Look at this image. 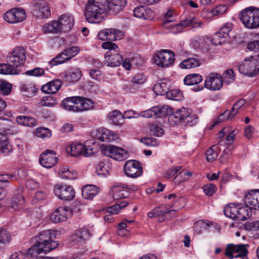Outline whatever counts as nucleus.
Listing matches in <instances>:
<instances>
[{
    "label": "nucleus",
    "instance_id": "obj_44",
    "mask_svg": "<svg viewBox=\"0 0 259 259\" xmlns=\"http://www.w3.org/2000/svg\"><path fill=\"white\" fill-rule=\"evenodd\" d=\"M24 203V198L21 194L14 196L11 200V206L15 210L21 208Z\"/></svg>",
    "mask_w": 259,
    "mask_h": 259
},
{
    "label": "nucleus",
    "instance_id": "obj_38",
    "mask_svg": "<svg viewBox=\"0 0 259 259\" xmlns=\"http://www.w3.org/2000/svg\"><path fill=\"white\" fill-rule=\"evenodd\" d=\"M219 146L217 145H212L205 152V156L207 160L209 162H212L215 160L219 155Z\"/></svg>",
    "mask_w": 259,
    "mask_h": 259
},
{
    "label": "nucleus",
    "instance_id": "obj_29",
    "mask_svg": "<svg viewBox=\"0 0 259 259\" xmlns=\"http://www.w3.org/2000/svg\"><path fill=\"white\" fill-rule=\"evenodd\" d=\"M42 31L45 33H57L62 31L58 21H52L45 24L42 27Z\"/></svg>",
    "mask_w": 259,
    "mask_h": 259
},
{
    "label": "nucleus",
    "instance_id": "obj_25",
    "mask_svg": "<svg viewBox=\"0 0 259 259\" xmlns=\"http://www.w3.org/2000/svg\"><path fill=\"white\" fill-rule=\"evenodd\" d=\"M62 85V81L58 79H54L43 85L41 87V91L48 94H55L60 89Z\"/></svg>",
    "mask_w": 259,
    "mask_h": 259
},
{
    "label": "nucleus",
    "instance_id": "obj_11",
    "mask_svg": "<svg viewBox=\"0 0 259 259\" xmlns=\"http://www.w3.org/2000/svg\"><path fill=\"white\" fill-rule=\"evenodd\" d=\"M176 211L175 209L169 210V208L167 205H162L155 207L149 212L148 217L150 218L159 217L158 221L159 222H162L165 219H170V217H168V215H174Z\"/></svg>",
    "mask_w": 259,
    "mask_h": 259
},
{
    "label": "nucleus",
    "instance_id": "obj_42",
    "mask_svg": "<svg viewBox=\"0 0 259 259\" xmlns=\"http://www.w3.org/2000/svg\"><path fill=\"white\" fill-rule=\"evenodd\" d=\"M239 205L235 203H230L229 205L225 206L224 209V212L225 215L232 219H234Z\"/></svg>",
    "mask_w": 259,
    "mask_h": 259
},
{
    "label": "nucleus",
    "instance_id": "obj_46",
    "mask_svg": "<svg viewBox=\"0 0 259 259\" xmlns=\"http://www.w3.org/2000/svg\"><path fill=\"white\" fill-rule=\"evenodd\" d=\"M246 207H241L240 205L238 208V211L239 212L235 214L234 220H236L238 221H244L247 219L248 217V211L247 209V207H248L250 209H252V208H250L249 206H247L246 204Z\"/></svg>",
    "mask_w": 259,
    "mask_h": 259
},
{
    "label": "nucleus",
    "instance_id": "obj_53",
    "mask_svg": "<svg viewBox=\"0 0 259 259\" xmlns=\"http://www.w3.org/2000/svg\"><path fill=\"white\" fill-rule=\"evenodd\" d=\"M35 135L37 137L41 138H49L51 136V132L47 128L41 127L36 130Z\"/></svg>",
    "mask_w": 259,
    "mask_h": 259
},
{
    "label": "nucleus",
    "instance_id": "obj_64",
    "mask_svg": "<svg viewBox=\"0 0 259 259\" xmlns=\"http://www.w3.org/2000/svg\"><path fill=\"white\" fill-rule=\"evenodd\" d=\"M227 9L225 5H219L212 10V14L213 16L222 15L226 12Z\"/></svg>",
    "mask_w": 259,
    "mask_h": 259
},
{
    "label": "nucleus",
    "instance_id": "obj_26",
    "mask_svg": "<svg viewBox=\"0 0 259 259\" xmlns=\"http://www.w3.org/2000/svg\"><path fill=\"white\" fill-rule=\"evenodd\" d=\"M128 203L126 202H120V203H117L114 205L109 207L107 208L106 211L109 214H107L104 217V220L107 222H111L113 219L112 215L117 214L121 208L127 206Z\"/></svg>",
    "mask_w": 259,
    "mask_h": 259
},
{
    "label": "nucleus",
    "instance_id": "obj_36",
    "mask_svg": "<svg viewBox=\"0 0 259 259\" xmlns=\"http://www.w3.org/2000/svg\"><path fill=\"white\" fill-rule=\"evenodd\" d=\"M59 175L61 178L68 180H74L77 176L76 171L68 167L61 168L59 171Z\"/></svg>",
    "mask_w": 259,
    "mask_h": 259
},
{
    "label": "nucleus",
    "instance_id": "obj_32",
    "mask_svg": "<svg viewBox=\"0 0 259 259\" xmlns=\"http://www.w3.org/2000/svg\"><path fill=\"white\" fill-rule=\"evenodd\" d=\"M98 193V188L94 185H88L82 189V195L86 199H92Z\"/></svg>",
    "mask_w": 259,
    "mask_h": 259
},
{
    "label": "nucleus",
    "instance_id": "obj_59",
    "mask_svg": "<svg viewBox=\"0 0 259 259\" xmlns=\"http://www.w3.org/2000/svg\"><path fill=\"white\" fill-rule=\"evenodd\" d=\"M231 111L226 110L225 111H224V113L220 114L219 116L218 117L217 120L214 121L212 125V127H213L215 126L218 123L222 122L224 121H225V119L227 120H230L232 118H229V115L230 114Z\"/></svg>",
    "mask_w": 259,
    "mask_h": 259
},
{
    "label": "nucleus",
    "instance_id": "obj_56",
    "mask_svg": "<svg viewBox=\"0 0 259 259\" xmlns=\"http://www.w3.org/2000/svg\"><path fill=\"white\" fill-rule=\"evenodd\" d=\"M57 103V99L52 96H48L44 99L42 105L47 107H54Z\"/></svg>",
    "mask_w": 259,
    "mask_h": 259
},
{
    "label": "nucleus",
    "instance_id": "obj_63",
    "mask_svg": "<svg viewBox=\"0 0 259 259\" xmlns=\"http://www.w3.org/2000/svg\"><path fill=\"white\" fill-rule=\"evenodd\" d=\"M151 132L155 136L160 137L163 134V129L157 124H152L150 128Z\"/></svg>",
    "mask_w": 259,
    "mask_h": 259
},
{
    "label": "nucleus",
    "instance_id": "obj_4",
    "mask_svg": "<svg viewBox=\"0 0 259 259\" xmlns=\"http://www.w3.org/2000/svg\"><path fill=\"white\" fill-rule=\"evenodd\" d=\"M240 19L248 28H256L259 27V9L254 7L246 8L240 14Z\"/></svg>",
    "mask_w": 259,
    "mask_h": 259
},
{
    "label": "nucleus",
    "instance_id": "obj_27",
    "mask_svg": "<svg viewBox=\"0 0 259 259\" xmlns=\"http://www.w3.org/2000/svg\"><path fill=\"white\" fill-rule=\"evenodd\" d=\"M76 99L78 103V112L89 110L94 106L95 103L91 99L79 96H77Z\"/></svg>",
    "mask_w": 259,
    "mask_h": 259
},
{
    "label": "nucleus",
    "instance_id": "obj_12",
    "mask_svg": "<svg viewBox=\"0 0 259 259\" xmlns=\"http://www.w3.org/2000/svg\"><path fill=\"white\" fill-rule=\"evenodd\" d=\"M58 157L56 152L52 150H46L39 156V161L44 167L50 168L58 162Z\"/></svg>",
    "mask_w": 259,
    "mask_h": 259
},
{
    "label": "nucleus",
    "instance_id": "obj_47",
    "mask_svg": "<svg viewBox=\"0 0 259 259\" xmlns=\"http://www.w3.org/2000/svg\"><path fill=\"white\" fill-rule=\"evenodd\" d=\"M69 58H67V56L66 55L64 51L60 53L57 56L53 59L50 62V65L54 66L58 64H62L67 61L69 60Z\"/></svg>",
    "mask_w": 259,
    "mask_h": 259
},
{
    "label": "nucleus",
    "instance_id": "obj_23",
    "mask_svg": "<svg viewBox=\"0 0 259 259\" xmlns=\"http://www.w3.org/2000/svg\"><path fill=\"white\" fill-rule=\"evenodd\" d=\"M96 138L104 142H110L116 140L117 135L105 128H99L96 130Z\"/></svg>",
    "mask_w": 259,
    "mask_h": 259
},
{
    "label": "nucleus",
    "instance_id": "obj_9",
    "mask_svg": "<svg viewBox=\"0 0 259 259\" xmlns=\"http://www.w3.org/2000/svg\"><path fill=\"white\" fill-rule=\"evenodd\" d=\"M171 112V108L166 105L154 106L149 109L141 112L140 116L145 118L162 117Z\"/></svg>",
    "mask_w": 259,
    "mask_h": 259
},
{
    "label": "nucleus",
    "instance_id": "obj_33",
    "mask_svg": "<svg viewBox=\"0 0 259 259\" xmlns=\"http://www.w3.org/2000/svg\"><path fill=\"white\" fill-rule=\"evenodd\" d=\"M200 65V60L196 58H189L181 62L179 67L182 69H191L196 68Z\"/></svg>",
    "mask_w": 259,
    "mask_h": 259
},
{
    "label": "nucleus",
    "instance_id": "obj_30",
    "mask_svg": "<svg viewBox=\"0 0 259 259\" xmlns=\"http://www.w3.org/2000/svg\"><path fill=\"white\" fill-rule=\"evenodd\" d=\"M58 22L62 31H64L70 30L74 25L73 18L67 15H62Z\"/></svg>",
    "mask_w": 259,
    "mask_h": 259
},
{
    "label": "nucleus",
    "instance_id": "obj_19",
    "mask_svg": "<svg viewBox=\"0 0 259 259\" xmlns=\"http://www.w3.org/2000/svg\"><path fill=\"white\" fill-rule=\"evenodd\" d=\"M126 5V0H106L107 12L115 15L123 9Z\"/></svg>",
    "mask_w": 259,
    "mask_h": 259
},
{
    "label": "nucleus",
    "instance_id": "obj_39",
    "mask_svg": "<svg viewBox=\"0 0 259 259\" xmlns=\"http://www.w3.org/2000/svg\"><path fill=\"white\" fill-rule=\"evenodd\" d=\"M108 118L115 125H120L124 122L123 114L118 110H114L108 115Z\"/></svg>",
    "mask_w": 259,
    "mask_h": 259
},
{
    "label": "nucleus",
    "instance_id": "obj_2",
    "mask_svg": "<svg viewBox=\"0 0 259 259\" xmlns=\"http://www.w3.org/2000/svg\"><path fill=\"white\" fill-rule=\"evenodd\" d=\"M25 51L21 47H16L7 57V63H0V74L12 75L19 74L18 67L25 62Z\"/></svg>",
    "mask_w": 259,
    "mask_h": 259
},
{
    "label": "nucleus",
    "instance_id": "obj_22",
    "mask_svg": "<svg viewBox=\"0 0 259 259\" xmlns=\"http://www.w3.org/2000/svg\"><path fill=\"white\" fill-rule=\"evenodd\" d=\"M203 80L202 76L199 74H190L185 76L184 79V83L188 85H195L193 88L194 91H199L203 89V85H198Z\"/></svg>",
    "mask_w": 259,
    "mask_h": 259
},
{
    "label": "nucleus",
    "instance_id": "obj_7",
    "mask_svg": "<svg viewBox=\"0 0 259 259\" xmlns=\"http://www.w3.org/2000/svg\"><path fill=\"white\" fill-rule=\"evenodd\" d=\"M169 120H173L177 123L184 120L185 123L189 126H192L197 123V117L194 114H192L191 110L186 108H182L178 110L174 114L170 115Z\"/></svg>",
    "mask_w": 259,
    "mask_h": 259
},
{
    "label": "nucleus",
    "instance_id": "obj_40",
    "mask_svg": "<svg viewBox=\"0 0 259 259\" xmlns=\"http://www.w3.org/2000/svg\"><path fill=\"white\" fill-rule=\"evenodd\" d=\"M20 90L23 93V95L27 97H31L34 96L36 92L35 87L32 83L23 84L21 85Z\"/></svg>",
    "mask_w": 259,
    "mask_h": 259
},
{
    "label": "nucleus",
    "instance_id": "obj_45",
    "mask_svg": "<svg viewBox=\"0 0 259 259\" xmlns=\"http://www.w3.org/2000/svg\"><path fill=\"white\" fill-rule=\"evenodd\" d=\"M109 166L103 161H100L96 166V170L98 175L106 176L109 174Z\"/></svg>",
    "mask_w": 259,
    "mask_h": 259
},
{
    "label": "nucleus",
    "instance_id": "obj_6",
    "mask_svg": "<svg viewBox=\"0 0 259 259\" xmlns=\"http://www.w3.org/2000/svg\"><path fill=\"white\" fill-rule=\"evenodd\" d=\"M174 53L168 50H162L157 52L154 57V63L161 68L169 67L173 65L175 60Z\"/></svg>",
    "mask_w": 259,
    "mask_h": 259
},
{
    "label": "nucleus",
    "instance_id": "obj_15",
    "mask_svg": "<svg viewBox=\"0 0 259 259\" xmlns=\"http://www.w3.org/2000/svg\"><path fill=\"white\" fill-rule=\"evenodd\" d=\"M3 18L9 23H16L24 20L26 18V14L23 10L17 8L6 12Z\"/></svg>",
    "mask_w": 259,
    "mask_h": 259
},
{
    "label": "nucleus",
    "instance_id": "obj_57",
    "mask_svg": "<svg viewBox=\"0 0 259 259\" xmlns=\"http://www.w3.org/2000/svg\"><path fill=\"white\" fill-rule=\"evenodd\" d=\"M110 31L112 34L111 37H110V39L111 40L121 39L124 36L123 32L120 30L114 28H110Z\"/></svg>",
    "mask_w": 259,
    "mask_h": 259
},
{
    "label": "nucleus",
    "instance_id": "obj_20",
    "mask_svg": "<svg viewBox=\"0 0 259 259\" xmlns=\"http://www.w3.org/2000/svg\"><path fill=\"white\" fill-rule=\"evenodd\" d=\"M123 58L119 54L108 51L105 55L104 64L107 66L114 67L119 66L122 62Z\"/></svg>",
    "mask_w": 259,
    "mask_h": 259
},
{
    "label": "nucleus",
    "instance_id": "obj_5",
    "mask_svg": "<svg viewBox=\"0 0 259 259\" xmlns=\"http://www.w3.org/2000/svg\"><path fill=\"white\" fill-rule=\"evenodd\" d=\"M238 70L245 75L253 77L259 71V55L244 59L238 66Z\"/></svg>",
    "mask_w": 259,
    "mask_h": 259
},
{
    "label": "nucleus",
    "instance_id": "obj_60",
    "mask_svg": "<svg viewBox=\"0 0 259 259\" xmlns=\"http://www.w3.org/2000/svg\"><path fill=\"white\" fill-rule=\"evenodd\" d=\"M45 71L41 68L36 67L34 69L27 71L25 74L33 76H40L44 74Z\"/></svg>",
    "mask_w": 259,
    "mask_h": 259
},
{
    "label": "nucleus",
    "instance_id": "obj_34",
    "mask_svg": "<svg viewBox=\"0 0 259 259\" xmlns=\"http://www.w3.org/2000/svg\"><path fill=\"white\" fill-rule=\"evenodd\" d=\"M81 76V71L77 68L69 70L64 75L66 80L69 82L76 81L80 78Z\"/></svg>",
    "mask_w": 259,
    "mask_h": 259
},
{
    "label": "nucleus",
    "instance_id": "obj_16",
    "mask_svg": "<svg viewBox=\"0 0 259 259\" xmlns=\"http://www.w3.org/2000/svg\"><path fill=\"white\" fill-rule=\"evenodd\" d=\"M248 251L243 244L234 245L230 244L227 245L225 254L227 256L232 258L234 257H244L246 255Z\"/></svg>",
    "mask_w": 259,
    "mask_h": 259
},
{
    "label": "nucleus",
    "instance_id": "obj_3",
    "mask_svg": "<svg viewBox=\"0 0 259 259\" xmlns=\"http://www.w3.org/2000/svg\"><path fill=\"white\" fill-rule=\"evenodd\" d=\"M106 0H89L84 12L87 21L89 23H99L104 20L105 13L107 12Z\"/></svg>",
    "mask_w": 259,
    "mask_h": 259
},
{
    "label": "nucleus",
    "instance_id": "obj_61",
    "mask_svg": "<svg viewBox=\"0 0 259 259\" xmlns=\"http://www.w3.org/2000/svg\"><path fill=\"white\" fill-rule=\"evenodd\" d=\"M64 51L66 55L67 56V58L70 59L79 52V49L78 47H72L64 50Z\"/></svg>",
    "mask_w": 259,
    "mask_h": 259
},
{
    "label": "nucleus",
    "instance_id": "obj_48",
    "mask_svg": "<svg viewBox=\"0 0 259 259\" xmlns=\"http://www.w3.org/2000/svg\"><path fill=\"white\" fill-rule=\"evenodd\" d=\"M12 90V84L8 82L0 79V94L8 95Z\"/></svg>",
    "mask_w": 259,
    "mask_h": 259
},
{
    "label": "nucleus",
    "instance_id": "obj_62",
    "mask_svg": "<svg viewBox=\"0 0 259 259\" xmlns=\"http://www.w3.org/2000/svg\"><path fill=\"white\" fill-rule=\"evenodd\" d=\"M182 96V93L177 90H169L167 93V97L170 99L178 100Z\"/></svg>",
    "mask_w": 259,
    "mask_h": 259
},
{
    "label": "nucleus",
    "instance_id": "obj_28",
    "mask_svg": "<svg viewBox=\"0 0 259 259\" xmlns=\"http://www.w3.org/2000/svg\"><path fill=\"white\" fill-rule=\"evenodd\" d=\"M76 97H68L62 101L64 108L69 111L78 112V103Z\"/></svg>",
    "mask_w": 259,
    "mask_h": 259
},
{
    "label": "nucleus",
    "instance_id": "obj_52",
    "mask_svg": "<svg viewBox=\"0 0 259 259\" xmlns=\"http://www.w3.org/2000/svg\"><path fill=\"white\" fill-rule=\"evenodd\" d=\"M11 239V235L5 229L0 228V243H9Z\"/></svg>",
    "mask_w": 259,
    "mask_h": 259
},
{
    "label": "nucleus",
    "instance_id": "obj_13",
    "mask_svg": "<svg viewBox=\"0 0 259 259\" xmlns=\"http://www.w3.org/2000/svg\"><path fill=\"white\" fill-rule=\"evenodd\" d=\"M223 80L221 75L217 73H211L206 77L204 81V86L208 90L218 91L222 88Z\"/></svg>",
    "mask_w": 259,
    "mask_h": 259
},
{
    "label": "nucleus",
    "instance_id": "obj_8",
    "mask_svg": "<svg viewBox=\"0 0 259 259\" xmlns=\"http://www.w3.org/2000/svg\"><path fill=\"white\" fill-rule=\"evenodd\" d=\"M55 195L59 199L70 201L75 197V192L72 186L66 184H58L54 188Z\"/></svg>",
    "mask_w": 259,
    "mask_h": 259
},
{
    "label": "nucleus",
    "instance_id": "obj_18",
    "mask_svg": "<svg viewBox=\"0 0 259 259\" xmlns=\"http://www.w3.org/2000/svg\"><path fill=\"white\" fill-rule=\"evenodd\" d=\"M71 152V154L73 156L76 157L79 155H82L86 157L90 156L93 153V149L87 148L85 146L81 143H74L70 145L67 149Z\"/></svg>",
    "mask_w": 259,
    "mask_h": 259
},
{
    "label": "nucleus",
    "instance_id": "obj_1",
    "mask_svg": "<svg viewBox=\"0 0 259 259\" xmlns=\"http://www.w3.org/2000/svg\"><path fill=\"white\" fill-rule=\"evenodd\" d=\"M56 231L53 230H47L41 231L37 236L36 243L26 251L27 255L36 257L41 252L47 253L55 249L59 243L52 241L55 236Z\"/></svg>",
    "mask_w": 259,
    "mask_h": 259
},
{
    "label": "nucleus",
    "instance_id": "obj_10",
    "mask_svg": "<svg viewBox=\"0 0 259 259\" xmlns=\"http://www.w3.org/2000/svg\"><path fill=\"white\" fill-rule=\"evenodd\" d=\"M103 154L116 160L121 161L127 157L128 153L124 149L114 145H107L103 149Z\"/></svg>",
    "mask_w": 259,
    "mask_h": 259
},
{
    "label": "nucleus",
    "instance_id": "obj_31",
    "mask_svg": "<svg viewBox=\"0 0 259 259\" xmlns=\"http://www.w3.org/2000/svg\"><path fill=\"white\" fill-rule=\"evenodd\" d=\"M12 146L9 144L7 137L4 134H0V153L7 156L12 152Z\"/></svg>",
    "mask_w": 259,
    "mask_h": 259
},
{
    "label": "nucleus",
    "instance_id": "obj_24",
    "mask_svg": "<svg viewBox=\"0 0 259 259\" xmlns=\"http://www.w3.org/2000/svg\"><path fill=\"white\" fill-rule=\"evenodd\" d=\"M245 203L250 208L259 209V189L252 190L246 194Z\"/></svg>",
    "mask_w": 259,
    "mask_h": 259
},
{
    "label": "nucleus",
    "instance_id": "obj_35",
    "mask_svg": "<svg viewBox=\"0 0 259 259\" xmlns=\"http://www.w3.org/2000/svg\"><path fill=\"white\" fill-rule=\"evenodd\" d=\"M16 121L19 124L29 127L35 126L37 122L36 119L33 117L22 115L17 117Z\"/></svg>",
    "mask_w": 259,
    "mask_h": 259
},
{
    "label": "nucleus",
    "instance_id": "obj_51",
    "mask_svg": "<svg viewBox=\"0 0 259 259\" xmlns=\"http://www.w3.org/2000/svg\"><path fill=\"white\" fill-rule=\"evenodd\" d=\"M111 35L110 28L104 29L99 31L98 34V37L99 39L102 40H111L110 39Z\"/></svg>",
    "mask_w": 259,
    "mask_h": 259
},
{
    "label": "nucleus",
    "instance_id": "obj_41",
    "mask_svg": "<svg viewBox=\"0 0 259 259\" xmlns=\"http://www.w3.org/2000/svg\"><path fill=\"white\" fill-rule=\"evenodd\" d=\"M37 7L38 11L40 13V16L42 18H48L51 15L50 9L48 4L45 1H40L37 4Z\"/></svg>",
    "mask_w": 259,
    "mask_h": 259
},
{
    "label": "nucleus",
    "instance_id": "obj_21",
    "mask_svg": "<svg viewBox=\"0 0 259 259\" xmlns=\"http://www.w3.org/2000/svg\"><path fill=\"white\" fill-rule=\"evenodd\" d=\"M127 186L122 184H115L111 188L110 194L114 200L125 198L128 194Z\"/></svg>",
    "mask_w": 259,
    "mask_h": 259
},
{
    "label": "nucleus",
    "instance_id": "obj_14",
    "mask_svg": "<svg viewBox=\"0 0 259 259\" xmlns=\"http://www.w3.org/2000/svg\"><path fill=\"white\" fill-rule=\"evenodd\" d=\"M124 171L128 177L136 178L142 173V167L141 163L136 160H128L124 164Z\"/></svg>",
    "mask_w": 259,
    "mask_h": 259
},
{
    "label": "nucleus",
    "instance_id": "obj_55",
    "mask_svg": "<svg viewBox=\"0 0 259 259\" xmlns=\"http://www.w3.org/2000/svg\"><path fill=\"white\" fill-rule=\"evenodd\" d=\"M208 226V224L202 220H199L194 224V229L197 234H201Z\"/></svg>",
    "mask_w": 259,
    "mask_h": 259
},
{
    "label": "nucleus",
    "instance_id": "obj_49",
    "mask_svg": "<svg viewBox=\"0 0 259 259\" xmlns=\"http://www.w3.org/2000/svg\"><path fill=\"white\" fill-rule=\"evenodd\" d=\"M246 103V100L243 99H241L236 102L233 105L230 114L229 115V118H233L234 116L237 114V111Z\"/></svg>",
    "mask_w": 259,
    "mask_h": 259
},
{
    "label": "nucleus",
    "instance_id": "obj_58",
    "mask_svg": "<svg viewBox=\"0 0 259 259\" xmlns=\"http://www.w3.org/2000/svg\"><path fill=\"white\" fill-rule=\"evenodd\" d=\"M203 190L206 195L210 196L215 192L217 187L212 184H208L203 186Z\"/></svg>",
    "mask_w": 259,
    "mask_h": 259
},
{
    "label": "nucleus",
    "instance_id": "obj_43",
    "mask_svg": "<svg viewBox=\"0 0 259 259\" xmlns=\"http://www.w3.org/2000/svg\"><path fill=\"white\" fill-rule=\"evenodd\" d=\"M170 85L169 83L161 81L157 84H156L153 88L154 91L160 95H164L167 93L169 91Z\"/></svg>",
    "mask_w": 259,
    "mask_h": 259
},
{
    "label": "nucleus",
    "instance_id": "obj_54",
    "mask_svg": "<svg viewBox=\"0 0 259 259\" xmlns=\"http://www.w3.org/2000/svg\"><path fill=\"white\" fill-rule=\"evenodd\" d=\"M226 36V35H224L223 34L219 31L214 34L212 39V43L215 45H221L225 41L224 38Z\"/></svg>",
    "mask_w": 259,
    "mask_h": 259
},
{
    "label": "nucleus",
    "instance_id": "obj_37",
    "mask_svg": "<svg viewBox=\"0 0 259 259\" xmlns=\"http://www.w3.org/2000/svg\"><path fill=\"white\" fill-rule=\"evenodd\" d=\"M162 25L164 28L170 29L172 33L175 34L181 32L183 29L180 23L174 24L171 20H164Z\"/></svg>",
    "mask_w": 259,
    "mask_h": 259
},
{
    "label": "nucleus",
    "instance_id": "obj_17",
    "mask_svg": "<svg viewBox=\"0 0 259 259\" xmlns=\"http://www.w3.org/2000/svg\"><path fill=\"white\" fill-rule=\"evenodd\" d=\"M71 215V210L67 206L60 207L56 209L50 216V220L54 223L65 221Z\"/></svg>",
    "mask_w": 259,
    "mask_h": 259
},
{
    "label": "nucleus",
    "instance_id": "obj_50",
    "mask_svg": "<svg viewBox=\"0 0 259 259\" xmlns=\"http://www.w3.org/2000/svg\"><path fill=\"white\" fill-rule=\"evenodd\" d=\"M221 77H222L223 81L227 82L228 84L233 82L235 80L234 71L232 69L226 70Z\"/></svg>",
    "mask_w": 259,
    "mask_h": 259
}]
</instances>
